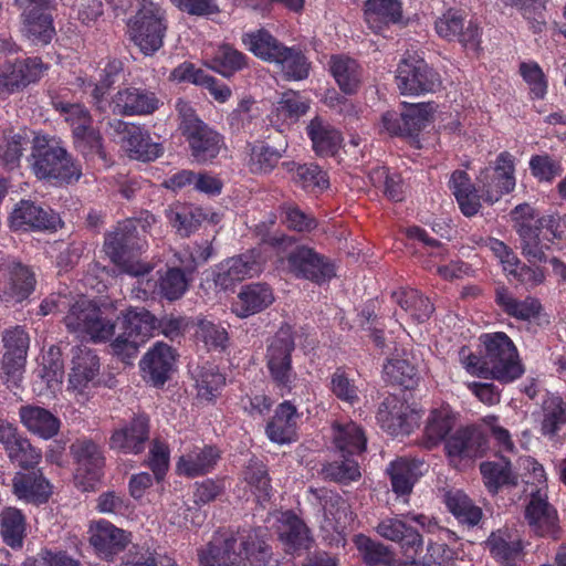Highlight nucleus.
Listing matches in <instances>:
<instances>
[{"mask_svg":"<svg viewBox=\"0 0 566 566\" xmlns=\"http://www.w3.org/2000/svg\"><path fill=\"white\" fill-rule=\"evenodd\" d=\"M511 217L521 240L522 253L528 261L545 262L552 245L566 239V214L536 217L531 205L522 203L512 210Z\"/></svg>","mask_w":566,"mask_h":566,"instance_id":"nucleus-1","label":"nucleus"},{"mask_svg":"<svg viewBox=\"0 0 566 566\" xmlns=\"http://www.w3.org/2000/svg\"><path fill=\"white\" fill-rule=\"evenodd\" d=\"M200 566H266L272 548L260 531L216 538L198 554Z\"/></svg>","mask_w":566,"mask_h":566,"instance_id":"nucleus-2","label":"nucleus"},{"mask_svg":"<svg viewBox=\"0 0 566 566\" xmlns=\"http://www.w3.org/2000/svg\"><path fill=\"white\" fill-rule=\"evenodd\" d=\"M155 222L156 218L146 213L143 219L126 220L119 223L114 232L107 234L104 243L105 253L122 272L139 277L151 270L150 265L135 260L134 253L144 248L139 230L145 233Z\"/></svg>","mask_w":566,"mask_h":566,"instance_id":"nucleus-3","label":"nucleus"},{"mask_svg":"<svg viewBox=\"0 0 566 566\" xmlns=\"http://www.w3.org/2000/svg\"><path fill=\"white\" fill-rule=\"evenodd\" d=\"M130 6L134 12L127 19V34L142 53L153 55L164 44L166 11L150 0H134Z\"/></svg>","mask_w":566,"mask_h":566,"instance_id":"nucleus-4","label":"nucleus"},{"mask_svg":"<svg viewBox=\"0 0 566 566\" xmlns=\"http://www.w3.org/2000/svg\"><path fill=\"white\" fill-rule=\"evenodd\" d=\"M32 144V169L36 177L65 182L81 177V166L64 148L50 145L48 138L41 135L33 136Z\"/></svg>","mask_w":566,"mask_h":566,"instance_id":"nucleus-5","label":"nucleus"},{"mask_svg":"<svg viewBox=\"0 0 566 566\" xmlns=\"http://www.w3.org/2000/svg\"><path fill=\"white\" fill-rule=\"evenodd\" d=\"M64 322L70 331L88 336L95 343L111 340L116 328L115 324L104 319L101 310L85 297H81L72 305Z\"/></svg>","mask_w":566,"mask_h":566,"instance_id":"nucleus-6","label":"nucleus"},{"mask_svg":"<svg viewBox=\"0 0 566 566\" xmlns=\"http://www.w3.org/2000/svg\"><path fill=\"white\" fill-rule=\"evenodd\" d=\"M515 184V158L509 151L499 154L494 166L482 169L476 177L479 191L486 203L499 201L514 190Z\"/></svg>","mask_w":566,"mask_h":566,"instance_id":"nucleus-7","label":"nucleus"},{"mask_svg":"<svg viewBox=\"0 0 566 566\" xmlns=\"http://www.w3.org/2000/svg\"><path fill=\"white\" fill-rule=\"evenodd\" d=\"M53 106L71 126L76 148L84 156L99 154L102 149L101 135L93 127L88 111L81 104L63 101H54Z\"/></svg>","mask_w":566,"mask_h":566,"instance_id":"nucleus-8","label":"nucleus"},{"mask_svg":"<svg viewBox=\"0 0 566 566\" xmlns=\"http://www.w3.org/2000/svg\"><path fill=\"white\" fill-rule=\"evenodd\" d=\"M22 10L21 33L33 44H48L55 34L52 0H14Z\"/></svg>","mask_w":566,"mask_h":566,"instance_id":"nucleus-9","label":"nucleus"},{"mask_svg":"<svg viewBox=\"0 0 566 566\" xmlns=\"http://www.w3.org/2000/svg\"><path fill=\"white\" fill-rule=\"evenodd\" d=\"M396 81L402 95L434 92L441 85L438 73L417 55H408L401 60L397 67Z\"/></svg>","mask_w":566,"mask_h":566,"instance_id":"nucleus-10","label":"nucleus"},{"mask_svg":"<svg viewBox=\"0 0 566 566\" xmlns=\"http://www.w3.org/2000/svg\"><path fill=\"white\" fill-rule=\"evenodd\" d=\"M70 454L76 464L75 481L83 491L93 490L103 475L105 458L101 447L92 439L78 438L70 446Z\"/></svg>","mask_w":566,"mask_h":566,"instance_id":"nucleus-11","label":"nucleus"},{"mask_svg":"<svg viewBox=\"0 0 566 566\" xmlns=\"http://www.w3.org/2000/svg\"><path fill=\"white\" fill-rule=\"evenodd\" d=\"M292 243V239L284 234H269L262 239L259 248H254L239 256L230 258L226 262L241 282L262 272L268 259L269 249L280 255Z\"/></svg>","mask_w":566,"mask_h":566,"instance_id":"nucleus-12","label":"nucleus"},{"mask_svg":"<svg viewBox=\"0 0 566 566\" xmlns=\"http://www.w3.org/2000/svg\"><path fill=\"white\" fill-rule=\"evenodd\" d=\"M115 327L112 346L115 349H137L150 336L155 317L144 307L129 308Z\"/></svg>","mask_w":566,"mask_h":566,"instance_id":"nucleus-13","label":"nucleus"},{"mask_svg":"<svg viewBox=\"0 0 566 566\" xmlns=\"http://www.w3.org/2000/svg\"><path fill=\"white\" fill-rule=\"evenodd\" d=\"M520 356H465L463 367L469 374L480 378H492L510 382L524 373Z\"/></svg>","mask_w":566,"mask_h":566,"instance_id":"nucleus-14","label":"nucleus"},{"mask_svg":"<svg viewBox=\"0 0 566 566\" xmlns=\"http://www.w3.org/2000/svg\"><path fill=\"white\" fill-rule=\"evenodd\" d=\"M45 70L46 66L38 57L0 66V96L14 93L39 81Z\"/></svg>","mask_w":566,"mask_h":566,"instance_id":"nucleus-15","label":"nucleus"},{"mask_svg":"<svg viewBox=\"0 0 566 566\" xmlns=\"http://www.w3.org/2000/svg\"><path fill=\"white\" fill-rule=\"evenodd\" d=\"M149 417L145 413L135 415L129 423L114 430L109 438V448L125 454L142 453L149 440Z\"/></svg>","mask_w":566,"mask_h":566,"instance_id":"nucleus-16","label":"nucleus"},{"mask_svg":"<svg viewBox=\"0 0 566 566\" xmlns=\"http://www.w3.org/2000/svg\"><path fill=\"white\" fill-rule=\"evenodd\" d=\"M289 270L297 277L323 282L334 275V268L307 247H297L287 256Z\"/></svg>","mask_w":566,"mask_h":566,"instance_id":"nucleus-17","label":"nucleus"},{"mask_svg":"<svg viewBox=\"0 0 566 566\" xmlns=\"http://www.w3.org/2000/svg\"><path fill=\"white\" fill-rule=\"evenodd\" d=\"M159 105L160 101L154 92L134 86L119 90L112 99L114 113L125 116L150 115Z\"/></svg>","mask_w":566,"mask_h":566,"instance_id":"nucleus-18","label":"nucleus"},{"mask_svg":"<svg viewBox=\"0 0 566 566\" xmlns=\"http://www.w3.org/2000/svg\"><path fill=\"white\" fill-rule=\"evenodd\" d=\"M434 30L440 38L459 41L464 46L476 48L479 44V27L472 21L465 23L458 10L450 9L440 15L434 22Z\"/></svg>","mask_w":566,"mask_h":566,"instance_id":"nucleus-19","label":"nucleus"},{"mask_svg":"<svg viewBox=\"0 0 566 566\" xmlns=\"http://www.w3.org/2000/svg\"><path fill=\"white\" fill-rule=\"evenodd\" d=\"M525 518L537 535L557 537L559 532L557 512L541 489L531 493V500L525 507Z\"/></svg>","mask_w":566,"mask_h":566,"instance_id":"nucleus-20","label":"nucleus"},{"mask_svg":"<svg viewBox=\"0 0 566 566\" xmlns=\"http://www.w3.org/2000/svg\"><path fill=\"white\" fill-rule=\"evenodd\" d=\"M376 530L381 537L398 543L408 559L416 558L422 549L423 538L421 534L408 525L407 521L398 517H387L378 524Z\"/></svg>","mask_w":566,"mask_h":566,"instance_id":"nucleus-21","label":"nucleus"},{"mask_svg":"<svg viewBox=\"0 0 566 566\" xmlns=\"http://www.w3.org/2000/svg\"><path fill=\"white\" fill-rule=\"evenodd\" d=\"M10 224L14 230H56L61 226V218L51 210L22 200L12 211Z\"/></svg>","mask_w":566,"mask_h":566,"instance_id":"nucleus-22","label":"nucleus"},{"mask_svg":"<svg viewBox=\"0 0 566 566\" xmlns=\"http://www.w3.org/2000/svg\"><path fill=\"white\" fill-rule=\"evenodd\" d=\"M119 126L123 127V147L130 158L151 161L163 155V145L154 142L144 126L127 123H119Z\"/></svg>","mask_w":566,"mask_h":566,"instance_id":"nucleus-23","label":"nucleus"},{"mask_svg":"<svg viewBox=\"0 0 566 566\" xmlns=\"http://www.w3.org/2000/svg\"><path fill=\"white\" fill-rule=\"evenodd\" d=\"M488 440L476 427L455 430L446 439L444 448L450 458H478L486 450Z\"/></svg>","mask_w":566,"mask_h":566,"instance_id":"nucleus-24","label":"nucleus"},{"mask_svg":"<svg viewBox=\"0 0 566 566\" xmlns=\"http://www.w3.org/2000/svg\"><path fill=\"white\" fill-rule=\"evenodd\" d=\"M143 286V294H158L169 301H175L181 297L187 289L189 280L184 271L177 268H168L164 273H160L158 280L138 281Z\"/></svg>","mask_w":566,"mask_h":566,"instance_id":"nucleus-25","label":"nucleus"},{"mask_svg":"<svg viewBox=\"0 0 566 566\" xmlns=\"http://www.w3.org/2000/svg\"><path fill=\"white\" fill-rule=\"evenodd\" d=\"M0 276L7 279L4 286H0L6 301L22 302L34 290L35 280L33 273L19 263L0 269Z\"/></svg>","mask_w":566,"mask_h":566,"instance_id":"nucleus-26","label":"nucleus"},{"mask_svg":"<svg viewBox=\"0 0 566 566\" xmlns=\"http://www.w3.org/2000/svg\"><path fill=\"white\" fill-rule=\"evenodd\" d=\"M13 492L28 503H46L52 494V485L43 476L41 471L17 473L12 481Z\"/></svg>","mask_w":566,"mask_h":566,"instance_id":"nucleus-27","label":"nucleus"},{"mask_svg":"<svg viewBox=\"0 0 566 566\" xmlns=\"http://www.w3.org/2000/svg\"><path fill=\"white\" fill-rule=\"evenodd\" d=\"M129 541V534L108 522H99L90 538L98 555L106 560L124 551Z\"/></svg>","mask_w":566,"mask_h":566,"instance_id":"nucleus-28","label":"nucleus"},{"mask_svg":"<svg viewBox=\"0 0 566 566\" xmlns=\"http://www.w3.org/2000/svg\"><path fill=\"white\" fill-rule=\"evenodd\" d=\"M310 109V99L301 96L297 92L289 91L282 94L274 104L269 118L272 125L277 128L296 123Z\"/></svg>","mask_w":566,"mask_h":566,"instance_id":"nucleus-29","label":"nucleus"},{"mask_svg":"<svg viewBox=\"0 0 566 566\" xmlns=\"http://www.w3.org/2000/svg\"><path fill=\"white\" fill-rule=\"evenodd\" d=\"M191 155L198 163H207L216 158L223 145L222 137L208 125H199L198 128L186 135Z\"/></svg>","mask_w":566,"mask_h":566,"instance_id":"nucleus-30","label":"nucleus"},{"mask_svg":"<svg viewBox=\"0 0 566 566\" xmlns=\"http://www.w3.org/2000/svg\"><path fill=\"white\" fill-rule=\"evenodd\" d=\"M365 7L366 23L375 33L381 32L384 27L398 23L402 18L400 0H367Z\"/></svg>","mask_w":566,"mask_h":566,"instance_id":"nucleus-31","label":"nucleus"},{"mask_svg":"<svg viewBox=\"0 0 566 566\" xmlns=\"http://www.w3.org/2000/svg\"><path fill=\"white\" fill-rule=\"evenodd\" d=\"M495 302L509 316L525 322L537 318L543 310L537 298L527 296L517 300L503 286L496 289Z\"/></svg>","mask_w":566,"mask_h":566,"instance_id":"nucleus-32","label":"nucleus"},{"mask_svg":"<svg viewBox=\"0 0 566 566\" xmlns=\"http://www.w3.org/2000/svg\"><path fill=\"white\" fill-rule=\"evenodd\" d=\"M21 422L25 428L43 439L57 434L60 420L49 410L38 406H22L19 410Z\"/></svg>","mask_w":566,"mask_h":566,"instance_id":"nucleus-33","label":"nucleus"},{"mask_svg":"<svg viewBox=\"0 0 566 566\" xmlns=\"http://www.w3.org/2000/svg\"><path fill=\"white\" fill-rule=\"evenodd\" d=\"M450 187L464 216L472 217L479 212L483 199L479 187L471 184L467 172L454 171L450 179Z\"/></svg>","mask_w":566,"mask_h":566,"instance_id":"nucleus-34","label":"nucleus"},{"mask_svg":"<svg viewBox=\"0 0 566 566\" xmlns=\"http://www.w3.org/2000/svg\"><path fill=\"white\" fill-rule=\"evenodd\" d=\"M423 465L424 463L419 460L400 458L394 461L388 469L394 492L400 495L409 494L415 483L423 474Z\"/></svg>","mask_w":566,"mask_h":566,"instance_id":"nucleus-35","label":"nucleus"},{"mask_svg":"<svg viewBox=\"0 0 566 566\" xmlns=\"http://www.w3.org/2000/svg\"><path fill=\"white\" fill-rule=\"evenodd\" d=\"M273 300V293L268 285L260 283L250 284L239 293L234 312L238 316L247 317L261 312L272 304Z\"/></svg>","mask_w":566,"mask_h":566,"instance_id":"nucleus-36","label":"nucleus"},{"mask_svg":"<svg viewBox=\"0 0 566 566\" xmlns=\"http://www.w3.org/2000/svg\"><path fill=\"white\" fill-rule=\"evenodd\" d=\"M480 471L489 492L496 494L503 486H516L518 474L513 472L511 462L504 457L499 461H486L480 464Z\"/></svg>","mask_w":566,"mask_h":566,"instance_id":"nucleus-37","label":"nucleus"},{"mask_svg":"<svg viewBox=\"0 0 566 566\" xmlns=\"http://www.w3.org/2000/svg\"><path fill=\"white\" fill-rule=\"evenodd\" d=\"M295 413L296 408L290 401L279 405L275 415L265 428L266 434L272 442L283 444L292 440L295 432Z\"/></svg>","mask_w":566,"mask_h":566,"instance_id":"nucleus-38","label":"nucleus"},{"mask_svg":"<svg viewBox=\"0 0 566 566\" xmlns=\"http://www.w3.org/2000/svg\"><path fill=\"white\" fill-rule=\"evenodd\" d=\"M329 71L344 93L353 94L357 91L361 71L354 59L346 55H334L329 61Z\"/></svg>","mask_w":566,"mask_h":566,"instance_id":"nucleus-39","label":"nucleus"},{"mask_svg":"<svg viewBox=\"0 0 566 566\" xmlns=\"http://www.w3.org/2000/svg\"><path fill=\"white\" fill-rule=\"evenodd\" d=\"M313 148L321 156L334 155L342 143L340 134L322 118L315 117L307 126Z\"/></svg>","mask_w":566,"mask_h":566,"instance_id":"nucleus-40","label":"nucleus"},{"mask_svg":"<svg viewBox=\"0 0 566 566\" xmlns=\"http://www.w3.org/2000/svg\"><path fill=\"white\" fill-rule=\"evenodd\" d=\"M167 218L180 235L188 237L207 219V213L200 207L176 203L167 210Z\"/></svg>","mask_w":566,"mask_h":566,"instance_id":"nucleus-41","label":"nucleus"},{"mask_svg":"<svg viewBox=\"0 0 566 566\" xmlns=\"http://www.w3.org/2000/svg\"><path fill=\"white\" fill-rule=\"evenodd\" d=\"M272 63L289 80L300 81L308 76L310 63L298 50L283 45Z\"/></svg>","mask_w":566,"mask_h":566,"instance_id":"nucleus-42","label":"nucleus"},{"mask_svg":"<svg viewBox=\"0 0 566 566\" xmlns=\"http://www.w3.org/2000/svg\"><path fill=\"white\" fill-rule=\"evenodd\" d=\"M176 356H144L139 363L142 377L154 387H163L174 371Z\"/></svg>","mask_w":566,"mask_h":566,"instance_id":"nucleus-43","label":"nucleus"},{"mask_svg":"<svg viewBox=\"0 0 566 566\" xmlns=\"http://www.w3.org/2000/svg\"><path fill=\"white\" fill-rule=\"evenodd\" d=\"M72 363L73 366L69 375V389L82 394L99 373L98 356H74Z\"/></svg>","mask_w":566,"mask_h":566,"instance_id":"nucleus-44","label":"nucleus"},{"mask_svg":"<svg viewBox=\"0 0 566 566\" xmlns=\"http://www.w3.org/2000/svg\"><path fill=\"white\" fill-rule=\"evenodd\" d=\"M398 305L417 323L426 322L433 313V305L417 290H401L394 294Z\"/></svg>","mask_w":566,"mask_h":566,"instance_id":"nucleus-45","label":"nucleus"},{"mask_svg":"<svg viewBox=\"0 0 566 566\" xmlns=\"http://www.w3.org/2000/svg\"><path fill=\"white\" fill-rule=\"evenodd\" d=\"M384 375L387 381L410 389L417 384L418 368L411 359L398 356L387 360Z\"/></svg>","mask_w":566,"mask_h":566,"instance_id":"nucleus-46","label":"nucleus"},{"mask_svg":"<svg viewBox=\"0 0 566 566\" xmlns=\"http://www.w3.org/2000/svg\"><path fill=\"white\" fill-rule=\"evenodd\" d=\"M446 504L460 522L470 526L476 525L482 518V510L462 491H449L446 494Z\"/></svg>","mask_w":566,"mask_h":566,"instance_id":"nucleus-47","label":"nucleus"},{"mask_svg":"<svg viewBox=\"0 0 566 566\" xmlns=\"http://www.w3.org/2000/svg\"><path fill=\"white\" fill-rule=\"evenodd\" d=\"M486 546L494 558L501 560L504 566H514L515 560L522 554V545L518 539H510L505 533H492L488 541Z\"/></svg>","mask_w":566,"mask_h":566,"instance_id":"nucleus-48","label":"nucleus"},{"mask_svg":"<svg viewBox=\"0 0 566 566\" xmlns=\"http://www.w3.org/2000/svg\"><path fill=\"white\" fill-rule=\"evenodd\" d=\"M242 42L254 55L270 63L273 62L275 55L283 46V44L264 30L244 34Z\"/></svg>","mask_w":566,"mask_h":566,"instance_id":"nucleus-49","label":"nucleus"},{"mask_svg":"<svg viewBox=\"0 0 566 566\" xmlns=\"http://www.w3.org/2000/svg\"><path fill=\"white\" fill-rule=\"evenodd\" d=\"M244 480L254 489V494L260 503L271 497V479L266 465L258 460L251 459L244 469Z\"/></svg>","mask_w":566,"mask_h":566,"instance_id":"nucleus-50","label":"nucleus"},{"mask_svg":"<svg viewBox=\"0 0 566 566\" xmlns=\"http://www.w3.org/2000/svg\"><path fill=\"white\" fill-rule=\"evenodd\" d=\"M208 66L222 76L229 77L245 66V56L229 45H222L214 52Z\"/></svg>","mask_w":566,"mask_h":566,"instance_id":"nucleus-51","label":"nucleus"},{"mask_svg":"<svg viewBox=\"0 0 566 566\" xmlns=\"http://www.w3.org/2000/svg\"><path fill=\"white\" fill-rule=\"evenodd\" d=\"M280 538L294 549L306 548L310 541L308 528L295 514L287 512L280 526Z\"/></svg>","mask_w":566,"mask_h":566,"instance_id":"nucleus-52","label":"nucleus"},{"mask_svg":"<svg viewBox=\"0 0 566 566\" xmlns=\"http://www.w3.org/2000/svg\"><path fill=\"white\" fill-rule=\"evenodd\" d=\"M369 180L376 188H381L385 196L392 201H401L405 197L403 180L397 172L386 167H377L369 174Z\"/></svg>","mask_w":566,"mask_h":566,"instance_id":"nucleus-53","label":"nucleus"},{"mask_svg":"<svg viewBox=\"0 0 566 566\" xmlns=\"http://www.w3.org/2000/svg\"><path fill=\"white\" fill-rule=\"evenodd\" d=\"M219 459V452L213 447H205L198 452H193L181 458L178 468L188 476H195L208 472Z\"/></svg>","mask_w":566,"mask_h":566,"instance_id":"nucleus-54","label":"nucleus"},{"mask_svg":"<svg viewBox=\"0 0 566 566\" xmlns=\"http://www.w3.org/2000/svg\"><path fill=\"white\" fill-rule=\"evenodd\" d=\"M24 534V517L22 513L13 507L4 510L1 514V535L3 542L14 547L22 545Z\"/></svg>","mask_w":566,"mask_h":566,"instance_id":"nucleus-55","label":"nucleus"},{"mask_svg":"<svg viewBox=\"0 0 566 566\" xmlns=\"http://www.w3.org/2000/svg\"><path fill=\"white\" fill-rule=\"evenodd\" d=\"M355 543L368 565H391L395 560L394 553L380 542L360 534L356 537Z\"/></svg>","mask_w":566,"mask_h":566,"instance_id":"nucleus-56","label":"nucleus"},{"mask_svg":"<svg viewBox=\"0 0 566 566\" xmlns=\"http://www.w3.org/2000/svg\"><path fill=\"white\" fill-rule=\"evenodd\" d=\"M9 459L24 470L33 469L41 459L38 451L29 439L19 434L6 450Z\"/></svg>","mask_w":566,"mask_h":566,"instance_id":"nucleus-57","label":"nucleus"},{"mask_svg":"<svg viewBox=\"0 0 566 566\" xmlns=\"http://www.w3.org/2000/svg\"><path fill=\"white\" fill-rule=\"evenodd\" d=\"M453 424L454 421L449 415L433 410L424 428V436L427 439L426 447L430 449L436 447L440 441H446L448 433L453 428Z\"/></svg>","mask_w":566,"mask_h":566,"instance_id":"nucleus-58","label":"nucleus"},{"mask_svg":"<svg viewBox=\"0 0 566 566\" xmlns=\"http://www.w3.org/2000/svg\"><path fill=\"white\" fill-rule=\"evenodd\" d=\"M34 373L46 384L51 391H54L62 384L64 363L61 356H41V359H38V367Z\"/></svg>","mask_w":566,"mask_h":566,"instance_id":"nucleus-59","label":"nucleus"},{"mask_svg":"<svg viewBox=\"0 0 566 566\" xmlns=\"http://www.w3.org/2000/svg\"><path fill=\"white\" fill-rule=\"evenodd\" d=\"M334 442L337 449L348 454L360 453L366 448V438L364 432L355 423H349L343 428H338V431L334 437Z\"/></svg>","mask_w":566,"mask_h":566,"instance_id":"nucleus-60","label":"nucleus"},{"mask_svg":"<svg viewBox=\"0 0 566 566\" xmlns=\"http://www.w3.org/2000/svg\"><path fill=\"white\" fill-rule=\"evenodd\" d=\"M544 419L542 431L544 434H555L559 427L566 423V407L560 397L552 396L543 405Z\"/></svg>","mask_w":566,"mask_h":566,"instance_id":"nucleus-61","label":"nucleus"},{"mask_svg":"<svg viewBox=\"0 0 566 566\" xmlns=\"http://www.w3.org/2000/svg\"><path fill=\"white\" fill-rule=\"evenodd\" d=\"M294 180L307 191H322L329 185L326 174L315 164L298 165Z\"/></svg>","mask_w":566,"mask_h":566,"instance_id":"nucleus-62","label":"nucleus"},{"mask_svg":"<svg viewBox=\"0 0 566 566\" xmlns=\"http://www.w3.org/2000/svg\"><path fill=\"white\" fill-rule=\"evenodd\" d=\"M520 75L527 84L534 98H543L547 93V78L538 63L525 61L520 64Z\"/></svg>","mask_w":566,"mask_h":566,"instance_id":"nucleus-63","label":"nucleus"},{"mask_svg":"<svg viewBox=\"0 0 566 566\" xmlns=\"http://www.w3.org/2000/svg\"><path fill=\"white\" fill-rule=\"evenodd\" d=\"M282 154L265 144H258L251 148L249 166L253 172H269L281 159Z\"/></svg>","mask_w":566,"mask_h":566,"instance_id":"nucleus-64","label":"nucleus"}]
</instances>
